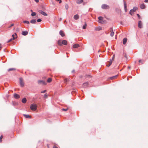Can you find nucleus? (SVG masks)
Here are the masks:
<instances>
[{"label":"nucleus","instance_id":"1","mask_svg":"<svg viewBox=\"0 0 148 148\" xmlns=\"http://www.w3.org/2000/svg\"><path fill=\"white\" fill-rule=\"evenodd\" d=\"M37 106L36 104L32 103L30 105V108L33 111H35L37 109Z\"/></svg>","mask_w":148,"mask_h":148},{"label":"nucleus","instance_id":"2","mask_svg":"<svg viewBox=\"0 0 148 148\" xmlns=\"http://www.w3.org/2000/svg\"><path fill=\"white\" fill-rule=\"evenodd\" d=\"M101 7L103 9L106 10L109 8V6L107 4H103L102 5Z\"/></svg>","mask_w":148,"mask_h":148},{"label":"nucleus","instance_id":"3","mask_svg":"<svg viewBox=\"0 0 148 148\" xmlns=\"http://www.w3.org/2000/svg\"><path fill=\"white\" fill-rule=\"evenodd\" d=\"M103 18L101 16H99L98 17L99 22L101 23H104L105 21L103 20Z\"/></svg>","mask_w":148,"mask_h":148},{"label":"nucleus","instance_id":"4","mask_svg":"<svg viewBox=\"0 0 148 148\" xmlns=\"http://www.w3.org/2000/svg\"><path fill=\"white\" fill-rule=\"evenodd\" d=\"M19 80L20 86L21 87H23L24 86V83L23 82V79L22 78H20Z\"/></svg>","mask_w":148,"mask_h":148},{"label":"nucleus","instance_id":"5","mask_svg":"<svg viewBox=\"0 0 148 148\" xmlns=\"http://www.w3.org/2000/svg\"><path fill=\"white\" fill-rule=\"evenodd\" d=\"M38 12L41 14L44 15V16H46L47 15V14L45 12L42 11V10H39Z\"/></svg>","mask_w":148,"mask_h":148},{"label":"nucleus","instance_id":"6","mask_svg":"<svg viewBox=\"0 0 148 148\" xmlns=\"http://www.w3.org/2000/svg\"><path fill=\"white\" fill-rule=\"evenodd\" d=\"M138 27L140 28H141L143 27V25L141 21H139L138 22Z\"/></svg>","mask_w":148,"mask_h":148},{"label":"nucleus","instance_id":"7","mask_svg":"<svg viewBox=\"0 0 148 148\" xmlns=\"http://www.w3.org/2000/svg\"><path fill=\"white\" fill-rule=\"evenodd\" d=\"M38 84H44V85H45L46 83L45 82H44L43 80H39L38 81Z\"/></svg>","mask_w":148,"mask_h":148},{"label":"nucleus","instance_id":"8","mask_svg":"<svg viewBox=\"0 0 148 148\" xmlns=\"http://www.w3.org/2000/svg\"><path fill=\"white\" fill-rule=\"evenodd\" d=\"M112 60H110V61L107 62V67H109L112 64Z\"/></svg>","mask_w":148,"mask_h":148},{"label":"nucleus","instance_id":"9","mask_svg":"<svg viewBox=\"0 0 148 148\" xmlns=\"http://www.w3.org/2000/svg\"><path fill=\"white\" fill-rule=\"evenodd\" d=\"M110 29L112 30L110 31V35L112 37L114 36V33L113 31V30L112 29V28H111Z\"/></svg>","mask_w":148,"mask_h":148},{"label":"nucleus","instance_id":"10","mask_svg":"<svg viewBox=\"0 0 148 148\" xmlns=\"http://www.w3.org/2000/svg\"><path fill=\"white\" fill-rule=\"evenodd\" d=\"M123 2H124V9L125 10V12H127V5L125 1L124 0H123Z\"/></svg>","mask_w":148,"mask_h":148},{"label":"nucleus","instance_id":"11","mask_svg":"<svg viewBox=\"0 0 148 148\" xmlns=\"http://www.w3.org/2000/svg\"><path fill=\"white\" fill-rule=\"evenodd\" d=\"M28 34V32L27 31H24L22 32V34L23 35L26 36Z\"/></svg>","mask_w":148,"mask_h":148},{"label":"nucleus","instance_id":"12","mask_svg":"<svg viewBox=\"0 0 148 148\" xmlns=\"http://www.w3.org/2000/svg\"><path fill=\"white\" fill-rule=\"evenodd\" d=\"M14 97L16 99H18L20 97L19 95L16 93H15L14 94Z\"/></svg>","mask_w":148,"mask_h":148},{"label":"nucleus","instance_id":"13","mask_svg":"<svg viewBox=\"0 0 148 148\" xmlns=\"http://www.w3.org/2000/svg\"><path fill=\"white\" fill-rule=\"evenodd\" d=\"M140 7L141 9H144L145 8V4L143 3L140 5Z\"/></svg>","mask_w":148,"mask_h":148},{"label":"nucleus","instance_id":"14","mask_svg":"<svg viewBox=\"0 0 148 148\" xmlns=\"http://www.w3.org/2000/svg\"><path fill=\"white\" fill-rule=\"evenodd\" d=\"M59 33L60 35L62 37H63L64 36V34L63 31L62 30H60V31Z\"/></svg>","mask_w":148,"mask_h":148},{"label":"nucleus","instance_id":"15","mask_svg":"<svg viewBox=\"0 0 148 148\" xmlns=\"http://www.w3.org/2000/svg\"><path fill=\"white\" fill-rule=\"evenodd\" d=\"M79 16L78 14H76L74 16V18L75 20H77L79 18Z\"/></svg>","mask_w":148,"mask_h":148},{"label":"nucleus","instance_id":"16","mask_svg":"<svg viewBox=\"0 0 148 148\" xmlns=\"http://www.w3.org/2000/svg\"><path fill=\"white\" fill-rule=\"evenodd\" d=\"M127 39L126 38H124L123 39V44L124 45H125L127 41Z\"/></svg>","mask_w":148,"mask_h":148},{"label":"nucleus","instance_id":"17","mask_svg":"<svg viewBox=\"0 0 148 148\" xmlns=\"http://www.w3.org/2000/svg\"><path fill=\"white\" fill-rule=\"evenodd\" d=\"M62 44L64 45H66L67 44V42L66 40H64L62 41Z\"/></svg>","mask_w":148,"mask_h":148},{"label":"nucleus","instance_id":"18","mask_svg":"<svg viewBox=\"0 0 148 148\" xmlns=\"http://www.w3.org/2000/svg\"><path fill=\"white\" fill-rule=\"evenodd\" d=\"M83 1V0H77L76 3L78 4H81Z\"/></svg>","mask_w":148,"mask_h":148},{"label":"nucleus","instance_id":"19","mask_svg":"<svg viewBox=\"0 0 148 148\" xmlns=\"http://www.w3.org/2000/svg\"><path fill=\"white\" fill-rule=\"evenodd\" d=\"M79 47V45L78 44H75L73 45V47L75 48H77Z\"/></svg>","mask_w":148,"mask_h":148},{"label":"nucleus","instance_id":"20","mask_svg":"<svg viewBox=\"0 0 148 148\" xmlns=\"http://www.w3.org/2000/svg\"><path fill=\"white\" fill-rule=\"evenodd\" d=\"M26 101L27 99L25 98H23L22 100V102L23 103H25L26 102Z\"/></svg>","mask_w":148,"mask_h":148},{"label":"nucleus","instance_id":"21","mask_svg":"<svg viewBox=\"0 0 148 148\" xmlns=\"http://www.w3.org/2000/svg\"><path fill=\"white\" fill-rule=\"evenodd\" d=\"M36 22V21L35 19H33L30 21V23L32 24H35Z\"/></svg>","mask_w":148,"mask_h":148},{"label":"nucleus","instance_id":"22","mask_svg":"<svg viewBox=\"0 0 148 148\" xmlns=\"http://www.w3.org/2000/svg\"><path fill=\"white\" fill-rule=\"evenodd\" d=\"M23 115L26 118H31V116L29 115L24 114Z\"/></svg>","mask_w":148,"mask_h":148},{"label":"nucleus","instance_id":"23","mask_svg":"<svg viewBox=\"0 0 148 148\" xmlns=\"http://www.w3.org/2000/svg\"><path fill=\"white\" fill-rule=\"evenodd\" d=\"M88 85V82H86L84 83L83 84V86L84 87H85L87 86Z\"/></svg>","mask_w":148,"mask_h":148},{"label":"nucleus","instance_id":"24","mask_svg":"<svg viewBox=\"0 0 148 148\" xmlns=\"http://www.w3.org/2000/svg\"><path fill=\"white\" fill-rule=\"evenodd\" d=\"M102 29V28L101 27H97L95 28V30L97 31H99L101 30Z\"/></svg>","mask_w":148,"mask_h":148},{"label":"nucleus","instance_id":"25","mask_svg":"<svg viewBox=\"0 0 148 148\" xmlns=\"http://www.w3.org/2000/svg\"><path fill=\"white\" fill-rule=\"evenodd\" d=\"M62 41L61 40H59L58 41V43L60 45H62Z\"/></svg>","mask_w":148,"mask_h":148},{"label":"nucleus","instance_id":"26","mask_svg":"<svg viewBox=\"0 0 148 148\" xmlns=\"http://www.w3.org/2000/svg\"><path fill=\"white\" fill-rule=\"evenodd\" d=\"M117 75H115L114 76H112V77H110V79H113L116 78V77H117Z\"/></svg>","mask_w":148,"mask_h":148},{"label":"nucleus","instance_id":"27","mask_svg":"<svg viewBox=\"0 0 148 148\" xmlns=\"http://www.w3.org/2000/svg\"><path fill=\"white\" fill-rule=\"evenodd\" d=\"M51 80H52V79H51V78H48V79H47V82H48L50 83L51 81Z\"/></svg>","mask_w":148,"mask_h":148},{"label":"nucleus","instance_id":"28","mask_svg":"<svg viewBox=\"0 0 148 148\" xmlns=\"http://www.w3.org/2000/svg\"><path fill=\"white\" fill-rule=\"evenodd\" d=\"M24 23H26L27 24H29V22L28 21H23Z\"/></svg>","mask_w":148,"mask_h":148},{"label":"nucleus","instance_id":"29","mask_svg":"<svg viewBox=\"0 0 148 148\" xmlns=\"http://www.w3.org/2000/svg\"><path fill=\"white\" fill-rule=\"evenodd\" d=\"M36 15V13L35 12H32L31 14L32 16H34Z\"/></svg>","mask_w":148,"mask_h":148},{"label":"nucleus","instance_id":"30","mask_svg":"<svg viewBox=\"0 0 148 148\" xmlns=\"http://www.w3.org/2000/svg\"><path fill=\"white\" fill-rule=\"evenodd\" d=\"M65 8L66 10H67L69 8V6L68 4H66L65 5Z\"/></svg>","mask_w":148,"mask_h":148},{"label":"nucleus","instance_id":"31","mask_svg":"<svg viewBox=\"0 0 148 148\" xmlns=\"http://www.w3.org/2000/svg\"><path fill=\"white\" fill-rule=\"evenodd\" d=\"M15 70V69H14V68H10V69H9L8 70V71H13V70Z\"/></svg>","mask_w":148,"mask_h":148},{"label":"nucleus","instance_id":"32","mask_svg":"<svg viewBox=\"0 0 148 148\" xmlns=\"http://www.w3.org/2000/svg\"><path fill=\"white\" fill-rule=\"evenodd\" d=\"M87 25L86 23H85V25L83 26L82 28L84 29H85L86 28Z\"/></svg>","mask_w":148,"mask_h":148},{"label":"nucleus","instance_id":"33","mask_svg":"<svg viewBox=\"0 0 148 148\" xmlns=\"http://www.w3.org/2000/svg\"><path fill=\"white\" fill-rule=\"evenodd\" d=\"M138 9V8L137 7H134L133 8V10H134L135 11L137 10Z\"/></svg>","mask_w":148,"mask_h":148},{"label":"nucleus","instance_id":"34","mask_svg":"<svg viewBox=\"0 0 148 148\" xmlns=\"http://www.w3.org/2000/svg\"><path fill=\"white\" fill-rule=\"evenodd\" d=\"M132 11H133V12H135V11H134V10H133V9H132L131 10H130V13L131 14H132Z\"/></svg>","mask_w":148,"mask_h":148},{"label":"nucleus","instance_id":"35","mask_svg":"<svg viewBox=\"0 0 148 148\" xmlns=\"http://www.w3.org/2000/svg\"><path fill=\"white\" fill-rule=\"evenodd\" d=\"M3 138V136L2 135L0 137V142H1L2 141V139Z\"/></svg>","mask_w":148,"mask_h":148},{"label":"nucleus","instance_id":"36","mask_svg":"<svg viewBox=\"0 0 148 148\" xmlns=\"http://www.w3.org/2000/svg\"><path fill=\"white\" fill-rule=\"evenodd\" d=\"M42 20L40 18H38L37 20V21L38 22H40Z\"/></svg>","mask_w":148,"mask_h":148},{"label":"nucleus","instance_id":"37","mask_svg":"<svg viewBox=\"0 0 148 148\" xmlns=\"http://www.w3.org/2000/svg\"><path fill=\"white\" fill-rule=\"evenodd\" d=\"M14 40L13 39H12V38L10 39H9V40H8V42H9L11 41H12V40Z\"/></svg>","mask_w":148,"mask_h":148},{"label":"nucleus","instance_id":"38","mask_svg":"<svg viewBox=\"0 0 148 148\" xmlns=\"http://www.w3.org/2000/svg\"><path fill=\"white\" fill-rule=\"evenodd\" d=\"M48 97V95L47 94H45L44 95V97L45 98H47Z\"/></svg>","mask_w":148,"mask_h":148},{"label":"nucleus","instance_id":"39","mask_svg":"<svg viewBox=\"0 0 148 148\" xmlns=\"http://www.w3.org/2000/svg\"><path fill=\"white\" fill-rule=\"evenodd\" d=\"M46 92V90H44L43 91H41V93H45Z\"/></svg>","mask_w":148,"mask_h":148},{"label":"nucleus","instance_id":"40","mask_svg":"<svg viewBox=\"0 0 148 148\" xmlns=\"http://www.w3.org/2000/svg\"><path fill=\"white\" fill-rule=\"evenodd\" d=\"M12 37H13V38H12V39L14 40L15 39V38L14 37L15 36V35L13 34V35H12Z\"/></svg>","mask_w":148,"mask_h":148},{"label":"nucleus","instance_id":"41","mask_svg":"<svg viewBox=\"0 0 148 148\" xmlns=\"http://www.w3.org/2000/svg\"><path fill=\"white\" fill-rule=\"evenodd\" d=\"M68 109H64V108H63V109H62V110L63 111H66L68 110Z\"/></svg>","mask_w":148,"mask_h":148},{"label":"nucleus","instance_id":"42","mask_svg":"<svg viewBox=\"0 0 148 148\" xmlns=\"http://www.w3.org/2000/svg\"><path fill=\"white\" fill-rule=\"evenodd\" d=\"M68 79H64V82H66L67 81Z\"/></svg>","mask_w":148,"mask_h":148},{"label":"nucleus","instance_id":"43","mask_svg":"<svg viewBox=\"0 0 148 148\" xmlns=\"http://www.w3.org/2000/svg\"><path fill=\"white\" fill-rule=\"evenodd\" d=\"M144 2L145 3H148V0H145Z\"/></svg>","mask_w":148,"mask_h":148},{"label":"nucleus","instance_id":"44","mask_svg":"<svg viewBox=\"0 0 148 148\" xmlns=\"http://www.w3.org/2000/svg\"><path fill=\"white\" fill-rule=\"evenodd\" d=\"M37 3L38 2L39 0H34Z\"/></svg>","mask_w":148,"mask_h":148},{"label":"nucleus","instance_id":"45","mask_svg":"<svg viewBox=\"0 0 148 148\" xmlns=\"http://www.w3.org/2000/svg\"><path fill=\"white\" fill-rule=\"evenodd\" d=\"M137 15L138 18H140V16L139 15V14H137Z\"/></svg>","mask_w":148,"mask_h":148},{"label":"nucleus","instance_id":"46","mask_svg":"<svg viewBox=\"0 0 148 148\" xmlns=\"http://www.w3.org/2000/svg\"><path fill=\"white\" fill-rule=\"evenodd\" d=\"M53 148H58V147H56V146H53Z\"/></svg>","mask_w":148,"mask_h":148},{"label":"nucleus","instance_id":"47","mask_svg":"<svg viewBox=\"0 0 148 148\" xmlns=\"http://www.w3.org/2000/svg\"><path fill=\"white\" fill-rule=\"evenodd\" d=\"M14 25V24H12L11 25V26H10V27H12V26H13Z\"/></svg>","mask_w":148,"mask_h":148},{"label":"nucleus","instance_id":"48","mask_svg":"<svg viewBox=\"0 0 148 148\" xmlns=\"http://www.w3.org/2000/svg\"><path fill=\"white\" fill-rule=\"evenodd\" d=\"M114 55L112 57V60H114Z\"/></svg>","mask_w":148,"mask_h":148},{"label":"nucleus","instance_id":"49","mask_svg":"<svg viewBox=\"0 0 148 148\" xmlns=\"http://www.w3.org/2000/svg\"><path fill=\"white\" fill-rule=\"evenodd\" d=\"M141 62H142V60H140L139 61V62L140 63Z\"/></svg>","mask_w":148,"mask_h":148},{"label":"nucleus","instance_id":"50","mask_svg":"<svg viewBox=\"0 0 148 148\" xmlns=\"http://www.w3.org/2000/svg\"><path fill=\"white\" fill-rule=\"evenodd\" d=\"M134 12H133V11H132V14L134 13Z\"/></svg>","mask_w":148,"mask_h":148},{"label":"nucleus","instance_id":"51","mask_svg":"<svg viewBox=\"0 0 148 148\" xmlns=\"http://www.w3.org/2000/svg\"><path fill=\"white\" fill-rule=\"evenodd\" d=\"M61 20H62V18H60V21H61Z\"/></svg>","mask_w":148,"mask_h":148},{"label":"nucleus","instance_id":"52","mask_svg":"<svg viewBox=\"0 0 148 148\" xmlns=\"http://www.w3.org/2000/svg\"><path fill=\"white\" fill-rule=\"evenodd\" d=\"M47 146L48 147V148H49V145H47Z\"/></svg>","mask_w":148,"mask_h":148},{"label":"nucleus","instance_id":"53","mask_svg":"<svg viewBox=\"0 0 148 148\" xmlns=\"http://www.w3.org/2000/svg\"><path fill=\"white\" fill-rule=\"evenodd\" d=\"M128 69H130V66H128Z\"/></svg>","mask_w":148,"mask_h":148},{"label":"nucleus","instance_id":"54","mask_svg":"<svg viewBox=\"0 0 148 148\" xmlns=\"http://www.w3.org/2000/svg\"><path fill=\"white\" fill-rule=\"evenodd\" d=\"M74 71V70H73L72 72H73Z\"/></svg>","mask_w":148,"mask_h":148},{"label":"nucleus","instance_id":"55","mask_svg":"<svg viewBox=\"0 0 148 148\" xmlns=\"http://www.w3.org/2000/svg\"><path fill=\"white\" fill-rule=\"evenodd\" d=\"M31 12H32V10H31Z\"/></svg>","mask_w":148,"mask_h":148},{"label":"nucleus","instance_id":"56","mask_svg":"<svg viewBox=\"0 0 148 148\" xmlns=\"http://www.w3.org/2000/svg\"><path fill=\"white\" fill-rule=\"evenodd\" d=\"M147 36L148 37V33L147 34Z\"/></svg>","mask_w":148,"mask_h":148},{"label":"nucleus","instance_id":"57","mask_svg":"<svg viewBox=\"0 0 148 148\" xmlns=\"http://www.w3.org/2000/svg\"><path fill=\"white\" fill-rule=\"evenodd\" d=\"M15 35H16V33H15Z\"/></svg>","mask_w":148,"mask_h":148}]
</instances>
